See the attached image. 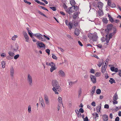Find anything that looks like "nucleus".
I'll use <instances>...</instances> for the list:
<instances>
[{
    "instance_id": "6",
    "label": "nucleus",
    "mask_w": 121,
    "mask_h": 121,
    "mask_svg": "<svg viewBox=\"0 0 121 121\" xmlns=\"http://www.w3.org/2000/svg\"><path fill=\"white\" fill-rule=\"evenodd\" d=\"M10 75L11 79H13V75L14 73V70L13 66L11 67L10 69Z\"/></svg>"
},
{
    "instance_id": "57",
    "label": "nucleus",
    "mask_w": 121,
    "mask_h": 121,
    "mask_svg": "<svg viewBox=\"0 0 121 121\" xmlns=\"http://www.w3.org/2000/svg\"><path fill=\"white\" fill-rule=\"evenodd\" d=\"M38 7L39 8L42 9L43 10H44V9H46V8H45V7H43L41 6H39Z\"/></svg>"
},
{
    "instance_id": "20",
    "label": "nucleus",
    "mask_w": 121,
    "mask_h": 121,
    "mask_svg": "<svg viewBox=\"0 0 121 121\" xmlns=\"http://www.w3.org/2000/svg\"><path fill=\"white\" fill-rule=\"evenodd\" d=\"M95 88L96 86H94L92 88L91 91V93L92 94V96L93 95V94L95 91Z\"/></svg>"
},
{
    "instance_id": "27",
    "label": "nucleus",
    "mask_w": 121,
    "mask_h": 121,
    "mask_svg": "<svg viewBox=\"0 0 121 121\" xmlns=\"http://www.w3.org/2000/svg\"><path fill=\"white\" fill-rule=\"evenodd\" d=\"M102 21L104 23H107L108 22V20H107V18L105 17L103 19Z\"/></svg>"
},
{
    "instance_id": "24",
    "label": "nucleus",
    "mask_w": 121,
    "mask_h": 121,
    "mask_svg": "<svg viewBox=\"0 0 121 121\" xmlns=\"http://www.w3.org/2000/svg\"><path fill=\"white\" fill-rule=\"evenodd\" d=\"M70 4L72 6H74L75 5V2L74 0H70Z\"/></svg>"
},
{
    "instance_id": "32",
    "label": "nucleus",
    "mask_w": 121,
    "mask_h": 121,
    "mask_svg": "<svg viewBox=\"0 0 121 121\" xmlns=\"http://www.w3.org/2000/svg\"><path fill=\"white\" fill-rule=\"evenodd\" d=\"M8 53L9 56L11 57H13L14 55V53L11 52H9Z\"/></svg>"
},
{
    "instance_id": "21",
    "label": "nucleus",
    "mask_w": 121,
    "mask_h": 121,
    "mask_svg": "<svg viewBox=\"0 0 121 121\" xmlns=\"http://www.w3.org/2000/svg\"><path fill=\"white\" fill-rule=\"evenodd\" d=\"M39 99L41 102V105L42 107H44L45 106L43 102V100L42 98H39Z\"/></svg>"
},
{
    "instance_id": "11",
    "label": "nucleus",
    "mask_w": 121,
    "mask_h": 121,
    "mask_svg": "<svg viewBox=\"0 0 121 121\" xmlns=\"http://www.w3.org/2000/svg\"><path fill=\"white\" fill-rule=\"evenodd\" d=\"M59 75L62 77H64L65 76V74L64 72L62 70H61L58 72Z\"/></svg>"
},
{
    "instance_id": "50",
    "label": "nucleus",
    "mask_w": 121,
    "mask_h": 121,
    "mask_svg": "<svg viewBox=\"0 0 121 121\" xmlns=\"http://www.w3.org/2000/svg\"><path fill=\"white\" fill-rule=\"evenodd\" d=\"M93 5L95 8H97V7L96 3L95 2H93L92 4Z\"/></svg>"
},
{
    "instance_id": "1",
    "label": "nucleus",
    "mask_w": 121,
    "mask_h": 121,
    "mask_svg": "<svg viewBox=\"0 0 121 121\" xmlns=\"http://www.w3.org/2000/svg\"><path fill=\"white\" fill-rule=\"evenodd\" d=\"M52 85L53 87L52 88L53 90L55 92V94H58V92L57 91L61 92L62 91L58 82L56 80H53L52 82Z\"/></svg>"
},
{
    "instance_id": "16",
    "label": "nucleus",
    "mask_w": 121,
    "mask_h": 121,
    "mask_svg": "<svg viewBox=\"0 0 121 121\" xmlns=\"http://www.w3.org/2000/svg\"><path fill=\"white\" fill-rule=\"evenodd\" d=\"M108 17L109 18V21L111 22H114V20L113 18L111 17V16L109 14V13L107 14Z\"/></svg>"
},
{
    "instance_id": "18",
    "label": "nucleus",
    "mask_w": 121,
    "mask_h": 121,
    "mask_svg": "<svg viewBox=\"0 0 121 121\" xmlns=\"http://www.w3.org/2000/svg\"><path fill=\"white\" fill-rule=\"evenodd\" d=\"M75 112L77 115L78 117H81V114L78 110H75Z\"/></svg>"
},
{
    "instance_id": "58",
    "label": "nucleus",
    "mask_w": 121,
    "mask_h": 121,
    "mask_svg": "<svg viewBox=\"0 0 121 121\" xmlns=\"http://www.w3.org/2000/svg\"><path fill=\"white\" fill-rule=\"evenodd\" d=\"M82 91L81 90V89H80L78 91V95L79 96V95H80L82 93Z\"/></svg>"
},
{
    "instance_id": "14",
    "label": "nucleus",
    "mask_w": 121,
    "mask_h": 121,
    "mask_svg": "<svg viewBox=\"0 0 121 121\" xmlns=\"http://www.w3.org/2000/svg\"><path fill=\"white\" fill-rule=\"evenodd\" d=\"M107 68V65H104L103 66H102V67L101 72L103 73H105L106 71Z\"/></svg>"
},
{
    "instance_id": "8",
    "label": "nucleus",
    "mask_w": 121,
    "mask_h": 121,
    "mask_svg": "<svg viewBox=\"0 0 121 121\" xmlns=\"http://www.w3.org/2000/svg\"><path fill=\"white\" fill-rule=\"evenodd\" d=\"M97 7L100 10L102 9L103 5V4L101 2H98L97 3Z\"/></svg>"
},
{
    "instance_id": "46",
    "label": "nucleus",
    "mask_w": 121,
    "mask_h": 121,
    "mask_svg": "<svg viewBox=\"0 0 121 121\" xmlns=\"http://www.w3.org/2000/svg\"><path fill=\"white\" fill-rule=\"evenodd\" d=\"M45 51L48 54V55H49L50 54V51L49 49H46L45 50Z\"/></svg>"
},
{
    "instance_id": "43",
    "label": "nucleus",
    "mask_w": 121,
    "mask_h": 121,
    "mask_svg": "<svg viewBox=\"0 0 121 121\" xmlns=\"http://www.w3.org/2000/svg\"><path fill=\"white\" fill-rule=\"evenodd\" d=\"M111 1L110 0H108L107 2L108 5V6H110L111 5Z\"/></svg>"
},
{
    "instance_id": "29",
    "label": "nucleus",
    "mask_w": 121,
    "mask_h": 121,
    "mask_svg": "<svg viewBox=\"0 0 121 121\" xmlns=\"http://www.w3.org/2000/svg\"><path fill=\"white\" fill-rule=\"evenodd\" d=\"M118 99V95L116 93L113 97V100H117Z\"/></svg>"
},
{
    "instance_id": "53",
    "label": "nucleus",
    "mask_w": 121,
    "mask_h": 121,
    "mask_svg": "<svg viewBox=\"0 0 121 121\" xmlns=\"http://www.w3.org/2000/svg\"><path fill=\"white\" fill-rule=\"evenodd\" d=\"M52 57L54 59H57V57L54 54H52Z\"/></svg>"
},
{
    "instance_id": "44",
    "label": "nucleus",
    "mask_w": 121,
    "mask_h": 121,
    "mask_svg": "<svg viewBox=\"0 0 121 121\" xmlns=\"http://www.w3.org/2000/svg\"><path fill=\"white\" fill-rule=\"evenodd\" d=\"M104 108L106 109H108L109 108V105L107 104H106L104 106Z\"/></svg>"
},
{
    "instance_id": "49",
    "label": "nucleus",
    "mask_w": 121,
    "mask_h": 121,
    "mask_svg": "<svg viewBox=\"0 0 121 121\" xmlns=\"http://www.w3.org/2000/svg\"><path fill=\"white\" fill-rule=\"evenodd\" d=\"M61 106V104H58V106H57V109L58 111H59L60 109V106Z\"/></svg>"
},
{
    "instance_id": "55",
    "label": "nucleus",
    "mask_w": 121,
    "mask_h": 121,
    "mask_svg": "<svg viewBox=\"0 0 121 121\" xmlns=\"http://www.w3.org/2000/svg\"><path fill=\"white\" fill-rule=\"evenodd\" d=\"M18 49V46L17 45V46H16V48H14L13 49V50L14 51V52L15 51H16Z\"/></svg>"
},
{
    "instance_id": "23",
    "label": "nucleus",
    "mask_w": 121,
    "mask_h": 121,
    "mask_svg": "<svg viewBox=\"0 0 121 121\" xmlns=\"http://www.w3.org/2000/svg\"><path fill=\"white\" fill-rule=\"evenodd\" d=\"M110 39V38L107 35H106L105 36V40L107 43L109 42V40Z\"/></svg>"
},
{
    "instance_id": "47",
    "label": "nucleus",
    "mask_w": 121,
    "mask_h": 121,
    "mask_svg": "<svg viewBox=\"0 0 121 121\" xmlns=\"http://www.w3.org/2000/svg\"><path fill=\"white\" fill-rule=\"evenodd\" d=\"M79 111L81 113H83L84 111L83 108H80L79 110Z\"/></svg>"
},
{
    "instance_id": "59",
    "label": "nucleus",
    "mask_w": 121,
    "mask_h": 121,
    "mask_svg": "<svg viewBox=\"0 0 121 121\" xmlns=\"http://www.w3.org/2000/svg\"><path fill=\"white\" fill-rule=\"evenodd\" d=\"M91 104L93 106H95L96 105L95 102L93 101L91 103Z\"/></svg>"
},
{
    "instance_id": "45",
    "label": "nucleus",
    "mask_w": 121,
    "mask_h": 121,
    "mask_svg": "<svg viewBox=\"0 0 121 121\" xmlns=\"http://www.w3.org/2000/svg\"><path fill=\"white\" fill-rule=\"evenodd\" d=\"M51 65L50 66H51L52 67H53V66L55 67V64L53 62H51Z\"/></svg>"
},
{
    "instance_id": "48",
    "label": "nucleus",
    "mask_w": 121,
    "mask_h": 121,
    "mask_svg": "<svg viewBox=\"0 0 121 121\" xmlns=\"http://www.w3.org/2000/svg\"><path fill=\"white\" fill-rule=\"evenodd\" d=\"M114 35L112 33H110L109 35V37L111 39L112 38L113 35Z\"/></svg>"
},
{
    "instance_id": "33",
    "label": "nucleus",
    "mask_w": 121,
    "mask_h": 121,
    "mask_svg": "<svg viewBox=\"0 0 121 121\" xmlns=\"http://www.w3.org/2000/svg\"><path fill=\"white\" fill-rule=\"evenodd\" d=\"M77 82L76 81V82H69V86H72L75 84V83Z\"/></svg>"
},
{
    "instance_id": "62",
    "label": "nucleus",
    "mask_w": 121,
    "mask_h": 121,
    "mask_svg": "<svg viewBox=\"0 0 121 121\" xmlns=\"http://www.w3.org/2000/svg\"><path fill=\"white\" fill-rule=\"evenodd\" d=\"M110 30H108V29H106L105 30V32L107 34H108L109 33Z\"/></svg>"
},
{
    "instance_id": "5",
    "label": "nucleus",
    "mask_w": 121,
    "mask_h": 121,
    "mask_svg": "<svg viewBox=\"0 0 121 121\" xmlns=\"http://www.w3.org/2000/svg\"><path fill=\"white\" fill-rule=\"evenodd\" d=\"M36 44L38 46V47L45 48V45L43 43L40 41H38L36 43Z\"/></svg>"
},
{
    "instance_id": "7",
    "label": "nucleus",
    "mask_w": 121,
    "mask_h": 121,
    "mask_svg": "<svg viewBox=\"0 0 121 121\" xmlns=\"http://www.w3.org/2000/svg\"><path fill=\"white\" fill-rule=\"evenodd\" d=\"M91 80L93 83L96 82V79L95 77L93 75H91L90 76Z\"/></svg>"
},
{
    "instance_id": "10",
    "label": "nucleus",
    "mask_w": 121,
    "mask_h": 121,
    "mask_svg": "<svg viewBox=\"0 0 121 121\" xmlns=\"http://www.w3.org/2000/svg\"><path fill=\"white\" fill-rule=\"evenodd\" d=\"M23 35L26 41L28 42L29 40V37L27 34L26 32H25L23 34Z\"/></svg>"
},
{
    "instance_id": "25",
    "label": "nucleus",
    "mask_w": 121,
    "mask_h": 121,
    "mask_svg": "<svg viewBox=\"0 0 121 121\" xmlns=\"http://www.w3.org/2000/svg\"><path fill=\"white\" fill-rule=\"evenodd\" d=\"M110 79L109 80V82H110L111 84H112L113 83H115V81L114 79L112 78H110Z\"/></svg>"
},
{
    "instance_id": "40",
    "label": "nucleus",
    "mask_w": 121,
    "mask_h": 121,
    "mask_svg": "<svg viewBox=\"0 0 121 121\" xmlns=\"http://www.w3.org/2000/svg\"><path fill=\"white\" fill-rule=\"evenodd\" d=\"M38 13L41 15H43L44 17H47V16L44 14L42 13L40 11H38Z\"/></svg>"
},
{
    "instance_id": "36",
    "label": "nucleus",
    "mask_w": 121,
    "mask_h": 121,
    "mask_svg": "<svg viewBox=\"0 0 121 121\" xmlns=\"http://www.w3.org/2000/svg\"><path fill=\"white\" fill-rule=\"evenodd\" d=\"M101 90L99 89H98L96 91V93L98 94H99L101 92Z\"/></svg>"
},
{
    "instance_id": "22",
    "label": "nucleus",
    "mask_w": 121,
    "mask_h": 121,
    "mask_svg": "<svg viewBox=\"0 0 121 121\" xmlns=\"http://www.w3.org/2000/svg\"><path fill=\"white\" fill-rule=\"evenodd\" d=\"M103 119L104 121H107L108 120V116L106 114H105L103 117Z\"/></svg>"
},
{
    "instance_id": "30",
    "label": "nucleus",
    "mask_w": 121,
    "mask_h": 121,
    "mask_svg": "<svg viewBox=\"0 0 121 121\" xmlns=\"http://www.w3.org/2000/svg\"><path fill=\"white\" fill-rule=\"evenodd\" d=\"M2 67L3 68H4L5 66V61H3L1 62Z\"/></svg>"
},
{
    "instance_id": "12",
    "label": "nucleus",
    "mask_w": 121,
    "mask_h": 121,
    "mask_svg": "<svg viewBox=\"0 0 121 121\" xmlns=\"http://www.w3.org/2000/svg\"><path fill=\"white\" fill-rule=\"evenodd\" d=\"M80 31L79 29L77 28H76L74 31V34L77 36H78L80 34Z\"/></svg>"
},
{
    "instance_id": "51",
    "label": "nucleus",
    "mask_w": 121,
    "mask_h": 121,
    "mask_svg": "<svg viewBox=\"0 0 121 121\" xmlns=\"http://www.w3.org/2000/svg\"><path fill=\"white\" fill-rule=\"evenodd\" d=\"M116 6V5L114 3H112L111 4L110 6L112 8H114Z\"/></svg>"
},
{
    "instance_id": "3",
    "label": "nucleus",
    "mask_w": 121,
    "mask_h": 121,
    "mask_svg": "<svg viewBox=\"0 0 121 121\" xmlns=\"http://www.w3.org/2000/svg\"><path fill=\"white\" fill-rule=\"evenodd\" d=\"M27 81L29 85L30 86H32L33 85L32 80L31 76L30 74H28L27 76Z\"/></svg>"
},
{
    "instance_id": "42",
    "label": "nucleus",
    "mask_w": 121,
    "mask_h": 121,
    "mask_svg": "<svg viewBox=\"0 0 121 121\" xmlns=\"http://www.w3.org/2000/svg\"><path fill=\"white\" fill-rule=\"evenodd\" d=\"M19 55L18 54L15 55L14 56V59L15 60L17 59V58L19 57Z\"/></svg>"
},
{
    "instance_id": "13",
    "label": "nucleus",
    "mask_w": 121,
    "mask_h": 121,
    "mask_svg": "<svg viewBox=\"0 0 121 121\" xmlns=\"http://www.w3.org/2000/svg\"><path fill=\"white\" fill-rule=\"evenodd\" d=\"M44 99L45 101L46 104H48L49 103V101L48 100V96L46 95H44Z\"/></svg>"
},
{
    "instance_id": "9",
    "label": "nucleus",
    "mask_w": 121,
    "mask_h": 121,
    "mask_svg": "<svg viewBox=\"0 0 121 121\" xmlns=\"http://www.w3.org/2000/svg\"><path fill=\"white\" fill-rule=\"evenodd\" d=\"M101 104H100L98 106L96 107V110L97 112H100V110L101 109Z\"/></svg>"
},
{
    "instance_id": "17",
    "label": "nucleus",
    "mask_w": 121,
    "mask_h": 121,
    "mask_svg": "<svg viewBox=\"0 0 121 121\" xmlns=\"http://www.w3.org/2000/svg\"><path fill=\"white\" fill-rule=\"evenodd\" d=\"M69 10H68V13L69 14H71L72 13L74 12V10H73L72 7H71L69 8Z\"/></svg>"
},
{
    "instance_id": "26",
    "label": "nucleus",
    "mask_w": 121,
    "mask_h": 121,
    "mask_svg": "<svg viewBox=\"0 0 121 121\" xmlns=\"http://www.w3.org/2000/svg\"><path fill=\"white\" fill-rule=\"evenodd\" d=\"M59 102V104H62V105H63V104L62 103V98L60 97H59L58 99Z\"/></svg>"
},
{
    "instance_id": "64",
    "label": "nucleus",
    "mask_w": 121,
    "mask_h": 121,
    "mask_svg": "<svg viewBox=\"0 0 121 121\" xmlns=\"http://www.w3.org/2000/svg\"><path fill=\"white\" fill-rule=\"evenodd\" d=\"M118 74L121 77V70H119L118 72Z\"/></svg>"
},
{
    "instance_id": "28",
    "label": "nucleus",
    "mask_w": 121,
    "mask_h": 121,
    "mask_svg": "<svg viewBox=\"0 0 121 121\" xmlns=\"http://www.w3.org/2000/svg\"><path fill=\"white\" fill-rule=\"evenodd\" d=\"M73 8V9L74 10H74L77 11L78 9V7L77 6H73L72 7Z\"/></svg>"
},
{
    "instance_id": "2",
    "label": "nucleus",
    "mask_w": 121,
    "mask_h": 121,
    "mask_svg": "<svg viewBox=\"0 0 121 121\" xmlns=\"http://www.w3.org/2000/svg\"><path fill=\"white\" fill-rule=\"evenodd\" d=\"M88 37L91 40H92L93 41H97L98 37L95 34H93L91 33L88 35Z\"/></svg>"
},
{
    "instance_id": "54",
    "label": "nucleus",
    "mask_w": 121,
    "mask_h": 121,
    "mask_svg": "<svg viewBox=\"0 0 121 121\" xmlns=\"http://www.w3.org/2000/svg\"><path fill=\"white\" fill-rule=\"evenodd\" d=\"M110 69L112 71H115V67H111Z\"/></svg>"
},
{
    "instance_id": "35",
    "label": "nucleus",
    "mask_w": 121,
    "mask_h": 121,
    "mask_svg": "<svg viewBox=\"0 0 121 121\" xmlns=\"http://www.w3.org/2000/svg\"><path fill=\"white\" fill-rule=\"evenodd\" d=\"M77 13H74L73 16V18L74 19H75L77 17Z\"/></svg>"
},
{
    "instance_id": "4",
    "label": "nucleus",
    "mask_w": 121,
    "mask_h": 121,
    "mask_svg": "<svg viewBox=\"0 0 121 121\" xmlns=\"http://www.w3.org/2000/svg\"><path fill=\"white\" fill-rule=\"evenodd\" d=\"M65 23L66 25L68 26L69 29L70 30H71L73 27V23L71 21L70 22H69L67 20L65 21Z\"/></svg>"
},
{
    "instance_id": "38",
    "label": "nucleus",
    "mask_w": 121,
    "mask_h": 121,
    "mask_svg": "<svg viewBox=\"0 0 121 121\" xmlns=\"http://www.w3.org/2000/svg\"><path fill=\"white\" fill-rule=\"evenodd\" d=\"M113 32L112 33L114 35L116 33L117 29L115 27H114L113 29Z\"/></svg>"
},
{
    "instance_id": "63",
    "label": "nucleus",
    "mask_w": 121,
    "mask_h": 121,
    "mask_svg": "<svg viewBox=\"0 0 121 121\" xmlns=\"http://www.w3.org/2000/svg\"><path fill=\"white\" fill-rule=\"evenodd\" d=\"M119 117H117L115 118V121H119Z\"/></svg>"
},
{
    "instance_id": "52",
    "label": "nucleus",
    "mask_w": 121,
    "mask_h": 121,
    "mask_svg": "<svg viewBox=\"0 0 121 121\" xmlns=\"http://www.w3.org/2000/svg\"><path fill=\"white\" fill-rule=\"evenodd\" d=\"M50 8L54 11H55L56 10V7H50Z\"/></svg>"
},
{
    "instance_id": "39",
    "label": "nucleus",
    "mask_w": 121,
    "mask_h": 121,
    "mask_svg": "<svg viewBox=\"0 0 121 121\" xmlns=\"http://www.w3.org/2000/svg\"><path fill=\"white\" fill-rule=\"evenodd\" d=\"M100 11L98 12V14L99 15L101 16L103 14V13L102 11V9H101V10H100Z\"/></svg>"
},
{
    "instance_id": "60",
    "label": "nucleus",
    "mask_w": 121,
    "mask_h": 121,
    "mask_svg": "<svg viewBox=\"0 0 121 121\" xmlns=\"http://www.w3.org/2000/svg\"><path fill=\"white\" fill-rule=\"evenodd\" d=\"M41 41H44L46 40V39L45 38H42V37L40 39Z\"/></svg>"
},
{
    "instance_id": "34",
    "label": "nucleus",
    "mask_w": 121,
    "mask_h": 121,
    "mask_svg": "<svg viewBox=\"0 0 121 121\" xmlns=\"http://www.w3.org/2000/svg\"><path fill=\"white\" fill-rule=\"evenodd\" d=\"M56 69L55 67L53 66V67H52L50 69V71L51 72H52L53 71L55 70Z\"/></svg>"
},
{
    "instance_id": "56",
    "label": "nucleus",
    "mask_w": 121,
    "mask_h": 121,
    "mask_svg": "<svg viewBox=\"0 0 121 121\" xmlns=\"http://www.w3.org/2000/svg\"><path fill=\"white\" fill-rule=\"evenodd\" d=\"M97 46L99 48H101L102 47V45L100 44H99L97 45Z\"/></svg>"
},
{
    "instance_id": "61",
    "label": "nucleus",
    "mask_w": 121,
    "mask_h": 121,
    "mask_svg": "<svg viewBox=\"0 0 121 121\" xmlns=\"http://www.w3.org/2000/svg\"><path fill=\"white\" fill-rule=\"evenodd\" d=\"M88 119L87 117L86 116L84 119V121H88Z\"/></svg>"
},
{
    "instance_id": "19",
    "label": "nucleus",
    "mask_w": 121,
    "mask_h": 121,
    "mask_svg": "<svg viewBox=\"0 0 121 121\" xmlns=\"http://www.w3.org/2000/svg\"><path fill=\"white\" fill-rule=\"evenodd\" d=\"M113 26L111 24L108 25H107V28L108 30H110L112 29Z\"/></svg>"
},
{
    "instance_id": "15",
    "label": "nucleus",
    "mask_w": 121,
    "mask_h": 121,
    "mask_svg": "<svg viewBox=\"0 0 121 121\" xmlns=\"http://www.w3.org/2000/svg\"><path fill=\"white\" fill-rule=\"evenodd\" d=\"M73 23V27H75L78 24V23L77 21L73 20V22H72Z\"/></svg>"
},
{
    "instance_id": "41",
    "label": "nucleus",
    "mask_w": 121,
    "mask_h": 121,
    "mask_svg": "<svg viewBox=\"0 0 121 121\" xmlns=\"http://www.w3.org/2000/svg\"><path fill=\"white\" fill-rule=\"evenodd\" d=\"M116 100H113L112 103L113 104H115L118 103V102Z\"/></svg>"
},
{
    "instance_id": "37",
    "label": "nucleus",
    "mask_w": 121,
    "mask_h": 121,
    "mask_svg": "<svg viewBox=\"0 0 121 121\" xmlns=\"http://www.w3.org/2000/svg\"><path fill=\"white\" fill-rule=\"evenodd\" d=\"M28 112L29 113H30L31 112V107L30 105L28 106Z\"/></svg>"
},
{
    "instance_id": "31",
    "label": "nucleus",
    "mask_w": 121,
    "mask_h": 121,
    "mask_svg": "<svg viewBox=\"0 0 121 121\" xmlns=\"http://www.w3.org/2000/svg\"><path fill=\"white\" fill-rule=\"evenodd\" d=\"M103 60H102V61H98L99 62V64L98 65V66L99 67H100L103 64Z\"/></svg>"
}]
</instances>
